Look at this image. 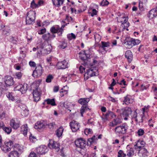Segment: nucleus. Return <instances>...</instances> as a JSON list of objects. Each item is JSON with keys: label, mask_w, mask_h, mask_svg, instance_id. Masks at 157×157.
I'll return each instance as SVG.
<instances>
[{"label": "nucleus", "mask_w": 157, "mask_h": 157, "mask_svg": "<svg viewBox=\"0 0 157 157\" xmlns=\"http://www.w3.org/2000/svg\"><path fill=\"white\" fill-rule=\"evenodd\" d=\"M60 96L61 97H63L65 94H66L67 93V90H63L62 88L60 90Z\"/></svg>", "instance_id": "53"}, {"label": "nucleus", "mask_w": 157, "mask_h": 157, "mask_svg": "<svg viewBox=\"0 0 157 157\" xmlns=\"http://www.w3.org/2000/svg\"><path fill=\"white\" fill-rule=\"evenodd\" d=\"M19 155L15 152L11 151L9 155V157H18Z\"/></svg>", "instance_id": "48"}, {"label": "nucleus", "mask_w": 157, "mask_h": 157, "mask_svg": "<svg viewBox=\"0 0 157 157\" xmlns=\"http://www.w3.org/2000/svg\"><path fill=\"white\" fill-rule=\"evenodd\" d=\"M128 129V125L124 124L116 127L114 129V132L117 135H122L127 132Z\"/></svg>", "instance_id": "3"}, {"label": "nucleus", "mask_w": 157, "mask_h": 157, "mask_svg": "<svg viewBox=\"0 0 157 157\" xmlns=\"http://www.w3.org/2000/svg\"><path fill=\"white\" fill-rule=\"evenodd\" d=\"M47 125H48L50 129H53L56 126V124L54 122H52L47 124Z\"/></svg>", "instance_id": "59"}, {"label": "nucleus", "mask_w": 157, "mask_h": 157, "mask_svg": "<svg viewBox=\"0 0 157 157\" xmlns=\"http://www.w3.org/2000/svg\"><path fill=\"white\" fill-rule=\"evenodd\" d=\"M119 120L118 119H114L112 122H110L109 125L110 126L113 127L120 123Z\"/></svg>", "instance_id": "36"}, {"label": "nucleus", "mask_w": 157, "mask_h": 157, "mask_svg": "<svg viewBox=\"0 0 157 157\" xmlns=\"http://www.w3.org/2000/svg\"><path fill=\"white\" fill-rule=\"evenodd\" d=\"M46 31V29L45 28H44L40 30H39L38 32L39 34H42L44 33Z\"/></svg>", "instance_id": "64"}, {"label": "nucleus", "mask_w": 157, "mask_h": 157, "mask_svg": "<svg viewBox=\"0 0 157 157\" xmlns=\"http://www.w3.org/2000/svg\"><path fill=\"white\" fill-rule=\"evenodd\" d=\"M42 73V67L40 64H39L33 71L32 75L34 77H39L41 75Z\"/></svg>", "instance_id": "8"}, {"label": "nucleus", "mask_w": 157, "mask_h": 157, "mask_svg": "<svg viewBox=\"0 0 157 157\" xmlns=\"http://www.w3.org/2000/svg\"><path fill=\"white\" fill-rule=\"evenodd\" d=\"M126 41L125 42L124 44L127 46V47L129 48H131L134 46L133 39L128 38L126 39Z\"/></svg>", "instance_id": "22"}, {"label": "nucleus", "mask_w": 157, "mask_h": 157, "mask_svg": "<svg viewBox=\"0 0 157 157\" xmlns=\"http://www.w3.org/2000/svg\"><path fill=\"white\" fill-rule=\"evenodd\" d=\"M13 143L11 141H9L8 142H5V145L7 147V150L10 151L11 148L13 146Z\"/></svg>", "instance_id": "32"}, {"label": "nucleus", "mask_w": 157, "mask_h": 157, "mask_svg": "<svg viewBox=\"0 0 157 157\" xmlns=\"http://www.w3.org/2000/svg\"><path fill=\"white\" fill-rule=\"evenodd\" d=\"M126 155V154L124 153L122 150H120L118 152V157H124Z\"/></svg>", "instance_id": "50"}, {"label": "nucleus", "mask_w": 157, "mask_h": 157, "mask_svg": "<svg viewBox=\"0 0 157 157\" xmlns=\"http://www.w3.org/2000/svg\"><path fill=\"white\" fill-rule=\"evenodd\" d=\"M21 130L23 132V134L25 136L27 134L28 128V126L27 124H25L23 125L21 127Z\"/></svg>", "instance_id": "38"}, {"label": "nucleus", "mask_w": 157, "mask_h": 157, "mask_svg": "<svg viewBox=\"0 0 157 157\" xmlns=\"http://www.w3.org/2000/svg\"><path fill=\"white\" fill-rule=\"evenodd\" d=\"M145 143L143 141H138L136 144L134 146V148L137 151V150H140L144 148Z\"/></svg>", "instance_id": "21"}, {"label": "nucleus", "mask_w": 157, "mask_h": 157, "mask_svg": "<svg viewBox=\"0 0 157 157\" xmlns=\"http://www.w3.org/2000/svg\"><path fill=\"white\" fill-rule=\"evenodd\" d=\"M36 16V13L33 11H30L27 13L26 18V22L27 24H32L34 23Z\"/></svg>", "instance_id": "4"}, {"label": "nucleus", "mask_w": 157, "mask_h": 157, "mask_svg": "<svg viewBox=\"0 0 157 157\" xmlns=\"http://www.w3.org/2000/svg\"><path fill=\"white\" fill-rule=\"evenodd\" d=\"M70 125L73 132H75L78 130L80 127L79 123L75 121H73L70 123Z\"/></svg>", "instance_id": "10"}, {"label": "nucleus", "mask_w": 157, "mask_h": 157, "mask_svg": "<svg viewBox=\"0 0 157 157\" xmlns=\"http://www.w3.org/2000/svg\"><path fill=\"white\" fill-rule=\"evenodd\" d=\"M50 31L52 33L54 34L57 33H58L59 35L60 36L62 35V31L60 29H58L57 28H56L55 27H52L50 29Z\"/></svg>", "instance_id": "27"}, {"label": "nucleus", "mask_w": 157, "mask_h": 157, "mask_svg": "<svg viewBox=\"0 0 157 157\" xmlns=\"http://www.w3.org/2000/svg\"><path fill=\"white\" fill-rule=\"evenodd\" d=\"M29 138L30 141L33 142H35L36 140L35 137L34 136H33L32 134L30 135Z\"/></svg>", "instance_id": "63"}, {"label": "nucleus", "mask_w": 157, "mask_h": 157, "mask_svg": "<svg viewBox=\"0 0 157 157\" xmlns=\"http://www.w3.org/2000/svg\"><path fill=\"white\" fill-rule=\"evenodd\" d=\"M37 153L40 155L45 154L48 151L47 147L44 145H42L36 148Z\"/></svg>", "instance_id": "13"}, {"label": "nucleus", "mask_w": 157, "mask_h": 157, "mask_svg": "<svg viewBox=\"0 0 157 157\" xmlns=\"http://www.w3.org/2000/svg\"><path fill=\"white\" fill-rule=\"evenodd\" d=\"M149 84H147V85L142 84L141 85L140 91H142L144 90H146L149 87Z\"/></svg>", "instance_id": "43"}, {"label": "nucleus", "mask_w": 157, "mask_h": 157, "mask_svg": "<svg viewBox=\"0 0 157 157\" xmlns=\"http://www.w3.org/2000/svg\"><path fill=\"white\" fill-rule=\"evenodd\" d=\"M48 145L50 148H54L57 151H58L60 149V144L59 143L54 141L52 140H50V143Z\"/></svg>", "instance_id": "9"}, {"label": "nucleus", "mask_w": 157, "mask_h": 157, "mask_svg": "<svg viewBox=\"0 0 157 157\" xmlns=\"http://www.w3.org/2000/svg\"><path fill=\"white\" fill-rule=\"evenodd\" d=\"M109 2L107 0H103L100 3V5L102 6H105L108 5Z\"/></svg>", "instance_id": "52"}, {"label": "nucleus", "mask_w": 157, "mask_h": 157, "mask_svg": "<svg viewBox=\"0 0 157 157\" xmlns=\"http://www.w3.org/2000/svg\"><path fill=\"white\" fill-rule=\"evenodd\" d=\"M47 125V124L45 122L40 121L37 122L34 126L35 128L36 129H40L42 128H44L45 126Z\"/></svg>", "instance_id": "18"}, {"label": "nucleus", "mask_w": 157, "mask_h": 157, "mask_svg": "<svg viewBox=\"0 0 157 157\" xmlns=\"http://www.w3.org/2000/svg\"><path fill=\"white\" fill-rule=\"evenodd\" d=\"M138 151V155L140 157H146L148 155V152L147 150L144 147L140 150H137Z\"/></svg>", "instance_id": "19"}, {"label": "nucleus", "mask_w": 157, "mask_h": 157, "mask_svg": "<svg viewBox=\"0 0 157 157\" xmlns=\"http://www.w3.org/2000/svg\"><path fill=\"white\" fill-rule=\"evenodd\" d=\"M150 107V106L149 105L147 106H145L142 109V114H144V115L145 112H147L148 111Z\"/></svg>", "instance_id": "49"}, {"label": "nucleus", "mask_w": 157, "mask_h": 157, "mask_svg": "<svg viewBox=\"0 0 157 157\" xmlns=\"http://www.w3.org/2000/svg\"><path fill=\"white\" fill-rule=\"evenodd\" d=\"M10 125L14 129H16L20 126L19 122L15 118L11 120Z\"/></svg>", "instance_id": "17"}, {"label": "nucleus", "mask_w": 157, "mask_h": 157, "mask_svg": "<svg viewBox=\"0 0 157 157\" xmlns=\"http://www.w3.org/2000/svg\"><path fill=\"white\" fill-rule=\"evenodd\" d=\"M30 7L33 9H34L38 8L37 3H35L34 0H33L31 3Z\"/></svg>", "instance_id": "45"}, {"label": "nucleus", "mask_w": 157, "mask_h": 157, "mask_svg": "<svg viewBox=\"0 0 157 157\" xmlns=\"http://www.w3.org/2000/svg\"><path fill=\"white\" fill-rule=\"evenodd\" d=\"M89 108L87 107V105H82L80 109V113L82 117H83V114L84 112L86 111Z\"/></svg>", "instance_id": "39"}, {"label": "nucleus", "mask_w": 157, "mask_h": 157, "mask_svg": "<svg viewBox=\"0 0 157 157\" xmlns=\"http://www.w3.org/2000/svg\"><path fill=\"white\" fill-rule=\"evenodd\" d=\"M97 11L95 9H93L92 10V12H90L89 13L90 14V15L92 17H93L94 15H96L97 14Z\"/></svg>", "instance_id": "61"}, {"label": "nucleus", "mask_w": 157, "mask_h": 157, "mask_svg": "<svg viewBox=\"0 0 157 157\" xmlns=\"http://www.w3.org/2000/svg\"><path fill=\"white\" fill-rule=\"evenodd\" d=\"M4 28V29H2V34L5 36H9L10 32V29L7 27Z\"/></svg>", "instance_id": "33"}, {"label": "nucleus", "mask_w": 157, "mask_h": 157, "mask_svg": "<svg viewBox=\"0 0 157 157\" xmlns=\"http://www.w3.org/2000/svg\"><path fill=\"white\" fill-rule=\"evenodd\" d=\"M133 101V99L129 95H127L124 97V102L126 105H128L130 103H132Z\"/></svg>", "instance_id": "26"}, {"label": "nucleus", "mask_w": 157, "mask_h": 157, "mask_svg": "<svg viewBox=\"0 0 157 157\" xmlns=\"http://www.w3.org/2000/svg\"><path fill=\"white\" fill-rule=\"evenodd\" d=\"M0 147H1V149L2 151L5 153H7L10 151L6 150H7V147H6V146H5V145H3V146H2L1 145Z\"/></svg>", "instance_id": "60"}, {"label": "nucleus", "mask_w": 157, "mask_h": 157, "mask_svg": "<svg viewBox=\"0 0 157 157\" xmlns=\"http://www.w3.org/2000/svg\"><path fill=\"white\" fill-rule=\"evenodd\" d=\"M67 43L65 41H63L60 45L59 46L60 48L64 49L67 47Z\"/></svg>", "instance_id": "57"}, {"label": "nucleus", "mask_w": 157, "mask_h": 157, "mask_svg": "<svg viewBox=\"0 0 157 157\" xmlns=\"http://www.w3.org/2000/svg\"><path fill=\"white\" fill-rule=\"evenodd\" d=\"M53 77L52 75H49L47 77L46 81L47 82H51L52 80L53 79Z\"/></svg>", "instance_id": "51"}, {"label": "nucleus", "mask_w": 157, "mask_h": 157, "mask_svg": "<svg viewBox=\"0 0 157 157\" xmlns=\"http://www.w3.org/2000/svg\"><path fill=\"white\" fill-rule=\"evenodd\" d=\"M41 82V80L39 79L34 81L33 84V86H35V89L40 88L39 87V85Z\"/></svg>", "instance_id": "40"}, {"label": "nucleus", "mask_w": 157, "mask_h": 157, "mask_svg": "<svg viewBox=\"0 0 157 157\" xmlns=\"http://www.w3.org/2000/svg\"><path fill=\"white\" fill-rule=\"evenodd\" d=\"M147 0H139V7L140 10H143L145 6Z\"/></svg>", "instance_id": "28"}, {"label": "nucleus", "mask_w": 157, "mask_h": 157, "mask_svg": "<svg viewBox=\"0 0 157 157\" xmlns=\"http://www.w3.org/2000/svg\"><path fill=\"white\" fill-rule=\"evenodd\" d=\"M52 49V46L49 44H46L45 48L44 49V51L43 53L44 54L49 53Z\"/></svg>", "instance_id": "30"}, {"label": "nucleus", "mask_w": 157, "mask_h": 157, "mask_svg": "<svg viewBox=\"0 0 157 157\" xmlns=\"http://www.w3.org/2000/svg\"><path fill=\"white\" fill-rule=\"evenodd\" d=\"M56 37V35L54 34L48 33L42 35V38L46 41H50Z\"/></svg>", "instance_id": "15"}, {"label": "nucleus", "mask_w": 157, "mask_h": 157, "mask_svg": "<svg viewBox=\"0 0 157 157\" xmlns=\"http://www.w3.org/2000/svg\"><path fill=\"white\" fill-rule=\"evenodd\" d=\"M94 38L96 42L98 43L100 41L101 39V36L99 34H96L94 35Z\"/></svg>", "instance_id": "46"}, {"label": "nucleus", "mask_w": 157, "mask_h": 157, "mask_svg": "<svg viewBox=\"0 0 157 157\" xmlns=\"http://www.w3.org/2000/svg\"><path fill=\"white\" fill-rule=\"evenodd\" d=\"M157 16V7L151 10L149 13L148 16L151 19Z\"/></svg>", "instance_id": "20"}, {"label": "nucleus", "mask_w": 157, "mask_h": 157, "mask_svg": "<svg viewBox=\"0 0 157 157\" xmlns=\"http://www.w3.org/2000/svg\"><path fill=\"white\" fill-rule=\"evenodd\" d=\"M101 47L102 48L103 50L105 51V47H108L109 46L110 43L109 42H105L104 41L101 42Z\"/></svg>", "instance_id": "37"}, {"label": "nucleus", "mask_w": 157, "mask_h": 157, "mask_svg": "<svg viewBox=\"0 0 157 157\" xmlns=\"http://www.w3.org/2000/svg\"><path fill=\"white\" fill-rule=\"evenodd\" d=\"M125 57L127 59L128 61L129 62H131L132 59V53L130 50L127 51L125 53Z\"/></svg>", "instance_id": "25"}, {"label": "nucleus", "mask_w": 157, "mask_h": 157, "mask_svg": "<svg viewBox=\"0 0 157 157\" xmlns=\"http://www.w3.org/2000/svg\"><path fill=\"white\" fill-rule=\"evenodd\" d=\"M46 45V44H45V43L44 42L40 43L37 46V48L38 49H41V50H40V52L43 53L44 51V49L45 48Z\"/></svg>", "instance_id": "35"}, {"label": "nucleus", "mask_w": 157, "mask_h": 157, "mask_svg": "<svg viewBox=\"0 0 157 157\" xmlns=\"http://www.w3.org/2000/svg\"><path fill=\"white\" fill-rule=\"evenodd\" d=\"M90 100L89 98H81L78 100V102L82 105H85L87 106V103Z\"/></svg>", "instance_id": "23"}, {"label": "nucleus", "mask_w": 157, "mask_h": 157, "mask_svg": "<svg viewBox=\"0 0 157 157\" xmlns=\"http://www.w3.org/2000/svg\"><path fill=\"white\" fill-rule=\"evenodd\" d=\"M122 88H121L120 89L119 91H117V94H119L121 93H124L125 90L124 89L125 88V86H122Z\"/></svg>", "instance_id": "56"}, {"label": "nucleus", "mask_w": 157, "mask_h": 157, "mask_svg": "<svg viewBox=\"0 0 157 157\" xmlns=\"http://www.w3.org/2000/svg\"><path fill=\"white\" fill-rule=\"evenodd\" d=\"M127 155L128 156H132L134 155V150L133 148L130 147H127Z\"/></svg>", "instance_id": "29"}, {"label": "nucleus", "mask_w": 157, "mask_h": 157, "mask_svg": "<svg viewBox=\"0 0 157 157\" xmlns=\"http://www.w3.org/2000/svg\"><path fill=\"white\" fill-rule=\"evenodd\" d=\"M98 72L96 67L90 68L86 71L84 75L85 79H86L92 76H98Z\"/></svg>", "instance_id": "5"}, {"label": "nucleus", "mask_w": 157, "mask_h": 157, "mask_svg": "<svg viewBox=\"0 0 157 157\" xmlns=\"http://www.w3.org/2000/svg\"><path fill=\"white\" fill-rule=\"evenodd\" d=\"M121 18L124 19V20H121V22H122V23H124L125 22H128L127 21H128V19L127 17H125L123 16L121 17V20H122Z\"/></svg>", "instance_id": "62"}, {"label": "nucleus", "mask_w": 157, "mask_h": 157, "mask_svg": "<svg viewBox=\"0 0 157 157\" xmlns=\"http://www.w3.org/2000/svg\"><path fill=\"white\" fill-rule=\"evenodd\" d=\"M131 123L132 124L135 122L136 124H140V123H142L146 118L144 114H138L135 111L131 115Z\"/></svg>", "instance_id": "2"}, {"label": "nucleus", "mask_w": 157, "mask_h": 157, "mask_svg": "<svg viewBox=\"0 0 157 157\" xmlns=\"http://www.w3.org/2000/svg\"><path fill=\"white\" fill-rule=\"evenodd\" d=\"M132 112V110L129 107L125 108L122 113V115L124 117V120H127L129 115L131 114Z\"/></svg>", "instance_id": "11"}, {"label": "nucleus", "mask_w": 157, "mask_h": 157, "mask_svg": "<svg viewBox=\"0 0 157 157\" xmlns=\"http://www.w3.org/2000/svg\"><path fill=\"white\" fill-rule=\"evenodd\" d=\"M14 150L12 152L17 153L19 155L21 154L23 151V147L18 144H15L14 146Z\"/></svg>", "instance_id": "16"}, {"label": "nucleus", "mask_w": 157, "mask_h": 157, "mask_svg": "<svg viewBox=\"0 0 157 157\" xmlns=\"http://www.w3.org/2000/svg\"><path fill=\"white\" fill-rule=\"evenodd\" d=\"M6 96L10 100L12 101H13L15 100L14 97L13 96L12 93L8 92L6 93Z\"/></svg>", "instance_id": "41"}, {"label": "nucleus", "mask_w": 157, "mask_h": 157, "mask_svg": "<svg viewBox=\"0 0 157 157\" xmlns=\"http://www.w3.org/2000/svg\"><path fill=\"white\" fill-rule=\"evenodd\" d=\"M67 38L69 40H71L72 38L75 39L76 38V36L74 33H71L67 35Z\"/></svg>", "instance_id": "58"}, {"label": "nucleus", "mask_w": 157, "mask_h": 157, "mask_svg": "<svg viewBox=\"0 0 157 157\" xmlns=\"http://www.w3.org/2000/svg\"><path fill=\"white\" fill-rule=\"evenodd\" d=\"M33 94L34 101L35 102H37L39 101L41 94V90L40 88H37L33 90Z\"/></svg>", "instance_id": "6"}, {"label": "nucleus", "mask_w": 157, "mask_h": 157, "mask_svg": "<svg viewBox=\"0 0 157 157\" xmlns=\"http://www.w3.org/2000/svg\"><path fill=\"white\" fill-rule=\"evenodd\" d=\"M23 74L21 72H16L14 75V77L16 78L20 79L21 78Z\"/></svg>", "instance_id": "42"}, {"label": "nucleus", "mask_w": 157, "mask_h": 157, "mask_svg": "<svg viewBox=\"0 0 157 157\" xmlns=\"http://www.w3.org/2000/svg\"><path fill=\"white\" fill-rule=\"evenodd\" d=\"M144 130L141 128L139 129L137 132V134L139 136H142L144 134Z\"/></svg>", "instance_id": "54"}, {"label": "nucleus", "mask_w": 157, "mask_h": 157, "mask_svg": "<svg viewBox=\"0 0 157 157\" xmlns=\"http://www.w3.org/2000/svg\"><path fill=\"white\" fill-rule=\"evenodd\" d=\"M95 136H94L88 139L87 142L83 138H79L75 141V143L77 147L84 149L86 145H90L92 143L96 142L97 139H95Z\"/></svg>", "instance_id": "1"}, {"label": "nucleus", "mask_w": 157, "mask_h": 157, "mask_svg": "<svg viewBox=\"0 0 157 157\" xmlns=\"http://www.w3.org/2000/svg\"><path fill=\"white\" fill-rule=\"evenodd\" d=\"M3 130L8 134H10L12 131L11 128L10 127H6L5 126Z\"/></svg>", "instance_id": "44"}, {"label": "nucleus", "mask_w": 157, "mask_h": 157, "mask_svg": "<svg viewBox=\"0 0 157 157\" xmlns=\"http://www.w3.org/2000/svg\"><path fill=\"white\" fill-rule=\"evenodd\" d=\"M57 67L58 69H65L68 67L69 64L65 60L59 62L57 64Z\"/></svg>", "instance_id": "14"}, {"label": "nucleus", "mask_w": 157, "mask_h": 157, "mask_svg": "<svg viewBox=\"0 0 157 157\" xmlns=\"http://www.w3.org/2000/svg\"><path fill=\"white\" fill-rule=\"evenodd\" d=\"M4 82L7 86H11L14 83L13 78L10 76H6L5 77Z\"/></svg>", "instance_id": "12"}, {"label": "nucleus", "mask_w": 157, "mask_h": 157, "mask_svg": "<svg viewBox=\"0 0 157 157\" xmlns=\"http://www.w3.org/2000/svg\"><path fill=\"white\" fill-rule=\"evenodd\" d=\"M92 130L90 128H86L84 130V133L86 135L92 133Z\"/></svg>", "instance_id": "55"}, {"label": "nucleus", "mask_w": 157, "mask_h": 157, "mask_svg": "<svg viewBox=\"0 0 157 157\" xmlns=\"http://www.w3.org/2000/svg\"><path fill=\"white\" fill-rule=\"evenodd\" d=\"M27 89V85L26 84H19L16 86H15L14 88V91H20L22 94L25 93Z\"/></svg>", "instance_id": "7"}, {"label": "nucleus", "mask_w": 157, "mask_h": 157, "mask_svg": "<svg viewBox=\"0 0 157 157\" xmlns=\"http://www.w3.org/2000/svg\"><path fill=\"white\" fill-rule=\"evenodd\" d=\"M46 104H50L52 106H55L56 105L55 99L54 98L50 99H47L44 101L43 103L44 105H45Z\"/></svg>", "instance_id": "24"}, {"label": "nucleus", "mask_w": 157, "mask_h": 157, "mask_svg": "<svg viewBox=\"0 0 157 157\" xmlns=\"http://www.w3.org/2000/svg\"><path fill=\"white\" fill-rule=\"evenodd\" d=\"M63 131V127L62 126L60 127L56 131V135L58 137H60L62 134Z\"/></svg>", "instance_id": "34"}, {"label": "nucleus", "mask_w": 157, "mask_h": 157, "mask_svg": "<svg viewBox=\"0 0 157 157\" xmlns=\"http://www.w3.org/2000/svg\"><path fill=\"white\" fill-rule=\"evenodd\" d=\"M54 5L56 6L59 7L62 5L64 2V0H52Z\"/></svg>", "instance_id": "31"}, {"label": "nucleus", "mask_w": 157, "mask_h": 157, "mask_svg": "<svg viewBox=\"0 0 157 157\" xmlns=\"http://www.w3.org/2000/svg\"><path fill=\"white\" fill-rule=\"evenodd\" d=\"M105 116L106 117H111L113 118L114 117L116 116L114 113L112 112H109L105 114Z\"/></svg>", "instance_id": "47"}]
</instances>
